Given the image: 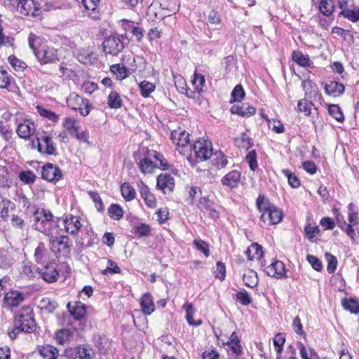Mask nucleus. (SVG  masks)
<instances>
[{"instance_id": "dca6fc26", "label": "nucleus", "mask_w": 359, "mask_h": 359, "mask_svg": "<svg viewBox=\"0 0 359 359\" xmlns=\"http://www.w3.org/2000/svg\"><path fill=\"white\" fill-rule=\"evenodd\" d=\"M265 272L269 276L278 279L287 277L285 264L280 260H276L267 266L265 269Z\"/></svg>"}, {"instance_id": "c9c22d12", "label": "nucleus", "mask_w": 359, "mask_h": 359, "mask_svg": "<svg viewBox=\"0 0 359 359\" xmlns=\"http://www.w3.org/2000/svg\"><path fill=\"white\" fill-rule=\"evenodd\" d=\"M226 344L231 347L233 353L237 355H240L243 352V348L241 345V341L236 332H233L230 337L229 341Z\"/></svg>"}, {"instance_id": "e2e57ef3", "label": "nucleus", "mask_w": 359, "mask_h": 359, "mask_svg": "<svg viewBox=\"0 0 359 359\" xmlns=\"http://www.w3.org/2000/svg\"><path fill=\"white\" fill-rule=\"evenodd\" d=\"M325 258L327 262V270L330 273H334L337 269V259L330 253H325Z\"/></svg>"}, {"instance_id": "a19ab883", "label": "nucleus", "mask_w": 359, "mask_h": 359, "mask_svg": "<svg viewBox=\"0 0 359 359\" xmlns=\"http://www.w3.org/2000/svg\"><path fill=\"white\" fill-rule=\"evenodd\" d=\"M339 15L343 16L352 22H356L359 21V6L357 10L345 8L340 12Z\"/></svg>"}, {"instance_id": "2f4dec72", "label": "nucleus", "mask_w": 359, "mask_h": 359, "mask_svg": "<svg viewBox=\"0 0 359 359\" xmlns=\"http://www.w3.org/2000/svg\"><path fill=\"white\" fill-rule=\"evenodd\" d=\"M212 162L217 169L224 168L228 163V160L224 153L217 151L212 154Z\"/></svg>"}, {"instance_id": "9d476101", "label": "nucleus", "mask_w": 359, "mask_h": 359, "mask_svg": "<svg viewBox=\"0 0 359 359\" xmlns=\"http://www.w3.org/2000/svg\"><path fill=\"white\" fill-rule=\"evenodd\" d=\"M36 132L34 123L29 119H25L18 123L16 133L19 137L25 140H29Z\"/></svg>"}, {"instance_id": "2eb2a0df", "label": "nucleus", "mask_w": 359, "mask_h": 359, "mask_svg": "<svg viewBox=\"0 0 359 359\" xmlns=\"http://www.w3.org/2000/svg\"><path fill=\"white\" fill-rule=\"evenodd\" d=\"M60 169L51 163L46 164L41 170V177L48 182H57L62 178Z\"/></svg>"}, {"instance_id": "ea45409f", "label": "nucleus", "mask_w": 359, "mask_h": 359, "mask_svg": "<svg viewBox=\"0 0 359 359\" xmlns=\"http://www.w3.org/2000/svg\"><path fill=\"white\" fill-rule=\"evenodd\" d=\"M107 104L110 108L119 109L122 107L123 102L121 96L115 91H112L108 96Z\"/></svg>"}, {"instance_id": "bb28decb", "label": "nucleus", "mask_w": 359, "mask_h": 359, "mask_svg": "<svg viewBox=\"0 0 359 359\" xmlns=\"http://www.w3.org/2000/svg\"><path fill=\"white\" fill-rule=\"evenodd\" d=\"M67 307L69 313L76 320H80L85 317L86 313V306L81 302H76L72 308L69 303L68 304Z\"/></svg>"}, {"instance_id": "58836bf2", "label": "nucleus", "mask_w": 359, "mask_h": 359, "mask_svg": "<svg viewBox=\"0 0 359 359\" xmlns=\"http://www.w3.org/2000/svg\"><path fill=\"white\" fill-rule=\"evenodd\" d=\"M334 5L332 0H321L319 4V11L325 16L331 15L334 11Z\"/></svg>"}, {"instance_id": "052dcab7", "label": "nucleus", "mask_w": 359, "mask_h": 359, "mask_svg": "<svg viewBox=\"0 0 359 359\" xmlns=\"http://www.w3.org/2000/svg\"><path fill=\"white\" fill-rule=\"evenodd\" d=\"M12 76L6 71L0 69V88H8L12 81Z\"/></svg>"}, {"instance_id": "6e6d98bb", "label": "nucleus", "mask_w": 359, "mask_h": 359, "mask_svg": "<svg viewBox=\"0 0 359 359\" xmlns=\"http://www.w3.org/2000/svg\"><path fill=\"white\" fill-rule=\"evenodd\" d=\"M285 341V337L283 333H278L273 338V345L278 355H281L283 346Z\"/></svg>"}, {"instance_id": "4be33fe9", "label": "nucleus", "mask_w": 359, "mask_h": 359, "mask_svg": "<svg viewBox=\"0 0 359 359\" xmlns=\"http://www.w3.org/2000/svg\"><path fill=\"white\" fill-rule=\"evenodd\" d=\"M75 332L76 329L74 328H62L56 332L55 340L57 344L64 345L73 339Z\"/></svg>"}, {"instance_id": "7c9ffc66", "label": "nucleus", "mask_w": 359, "mask_h": 359, "mask_svg": "<svg viewBox=\"0 0 359 359\" xmlns=\"http://www.w3.org/2000/svg\"><path fill=\"white\" fill-rule=\"evenodd\" d=\"M292 60L302 67H311L313 66V62L311 61L309 55H304L300 51H294L292 53Z\"/></svg>"}, {"instance_id": "864d4df0", "label": "nucleus", "mask_w": 359, "mask_h": 359, "mask_svg": "<svg viewBox=\"0 0 359 359\" xmlns=\"http://www.w3.org/2000/svg\"><path fill=\"white\" fill-rule=\"evenodd\" d=\"M205 82V79L204 76L201 74H195L194 76V79L191 81V83L194 87L195 90L200 93L203 91V88L204 86Z\"/></svg>"}, {"instance_id": "4d7b16f0", "label": "nucleus", "mask_w": 359, "mask_h": 359, "mask_svg": "<svg viewBox=\"0 0 359 359\" xmlns=\"http://www.w3.org/2000/svg\"><path fill=\"white\" fill-rule=\"evenodd\" d=\"M355 205L351 203L348 205V219L350 224L357 225L359 223L358 212L355 211Z\"/></svg>"}, {"instance_id": "79ce46f5", "label": "nucleus", "mask_w": 359, "mask_h": 359, "mask_svg": "<svg viewBox=\"0 0 359 359\" xmlns=\"http://www.w3.org/2000/svg\"><path fill=\"white\" fill-rule=\"evenodd\" d=\"M109 215L114 220H120L123 216V210L118 204H111L108 209Z\"/></svg>"}, {"instance_id": "c85d7f7f", "label": "nucleus", "mask_w": 359, "mask_h": 359, "mask_svg": "<svg viewBox=\"0 0 359 359\" xmlns=\"http://www.w3.org/2000/svg\"><path fill=\"white\" fill-rule=\"evenodd\" d=\"M39 351L43 359H55L59 355L57 348L49 344L41 346Z\"/></svg>"}, {"instance_id": "bf43d9fd", "label": "nucleus", "mask_w": 359, "mask_h": 359, "mask_svg": "<svg viewBox=\"0 0 359 359\" xmlns=\"http://www.w3.org/2000/svg\"><path fill=\"white\" fill-rule=\"evenodd\" d=\"M36 109L40 116L47 118L50 121L56 122L59 118V116L50 110H48L39 106L36 107Z\"/></svg>"}, {"instance_id": "0eeeda50", "label": "nucleus", "mask_w": 359, "mask_h": 359, "mask_svg": "<svg viewBox=\"0 0 359 359\" xmlns=\"http://www.w3.org/2000/svg\"><path fill=\"white\" fill-rule=\"evenodd\" d=\"M170 138L176 150L182 155H185V148L189 143V133L179 128L171 132Z\"/></svg>"}, {"instance_id": "f3484780", "label": "nucleus", "mask_w": 359, "mask_h": 359, "mask_svg": "<svg viewBox=\"0 0 359 359\" xmlns=\"http://www.w3.org/2000/svg\"><path fill=\"white\" fill-rule=\"evenodd\" d=\"M137 187L141 197L147 206L150 208H154L156 206V199L155 196L150 191L148 186L142 180H140L137 182Z\"/></svg>"}, {"instance_id": "8fccbe9b", "label": "nucleus", "mask_w": 359, "mask_h": 359, "mask_svg": "<svg viewBox=\"0 0 359 359\" xmlns=\"http://www.w3.org/2000/svg\"><path fill=\"white\" fill-rule=\"evenodd\" d=\"M47 250L45 248L44 244L39 243L34 252V259L36 262L42 263L46 258Z\"/></svg>"}, {"instance_id": "9b49d317", "label": "nucleus", "mask_w": 359, "mask_h": 359, "mask_svg": "<svg viewBox=\"0 0 359 359\" xmlns=\"http://www.w3.org/2000/svg\"><path fill=\"white\" fill-rule=\"evenodd\" d=\"M283 214L280 210L275 205L271 209L261 214L260 219L267 225L278 224L283 219Z\"/></svg>"}, {"instance_id": "774afa93", "label": "nucleus", "mask_w": 359, "mask_h": 359, "mask_svg": "<svg viewBox=\"0 0 359 359\" xmlns=\"http://www.w3.org/2000/svg\"><path fill=\"white\" fill-rule=\"evenodd\" d=\"M245 96V91L241 85H236L231 92V97L234 102H241Z\"/></svg>"}, {"instance_id": "c03bdc74", "label": "nucleus", "mask_w": 359, "mask_h": 359, "mask_svg": "<svg viewBox=\"0 0 359 359\" xmlns=\"http://www.w3.org/2000/svg\"><path fill=\"white\" fill-rule=\"evenodd\" d=\"M141 95L144 97H148L155 90V85L147 81H143L139 84Z\"/></svg>"}, {"instance_id": "b1692460", "label": "nucleus", "mask_w": 359, "mask_h": 359, "mask_svg": "<svg viewBox=\"0 0 359 359\" xmlns=\"http://www.w3.org/2000/svg\"><path fill=\"white\" fill-rule=\"evenodd\" d=\"M230 111L233 114H238L243 117H249L256 112L255 107L249 106L246 103H243L242 105H233L231 107Z\"/></svg>"}, {"instance_id": "412c9836", "label": "nucleus", "mask_w": 359, "mask_h": 359, "mask_svg": "<svg viewBox=\"0 0 359 359\" xmlns=\"http://www.w3.org/2000/svg\"><path fill=\"white\" fill-rule=\"evenodd\" d=\"M35 56L41 62L44 64L57 60L55 50L44 46L41 47L40 49L36 52Z\"/></svg>"}, {"instance_id": "5fc2aeb1", "label": "nucleus", "mask_w": 359, "mask_h": 359, "mask_svg": "<svg viewBox=\"0 0 359 359\" xmlns=\"http://www.w3.org/2000/svg\"><path fill=\"white\" fill-rule=\"evenodd\" d=\"M283 174L284 176L287 179L288 184L292 187V188H297L300 185V182L297 177L290 172L289 170H282Z\"/></svg>"}, {"instance_id": "473e14b6", "label": "nucleus", "mask_w": 359, "mask_h": 359, "mask_svg": "<svg viewBox=\"0 0 359 359\" xmlns=\"http://www.w3.org/2000/svg\"><path fill=\"white\" fill-rule=\"evenodd\" d=\"M341 304L344 309L349 311L351 313H359V301L357 299H343Z\"/></svg>"}, {"instance_id": "de8ad7c7", "label": "nucleus", "mask_w": 359, "mask_h": 359, "mask_svg": "<svg viewBox=\"0 0 359 359\" xmlns=\"http://www.w3.org/2000/svg\"><path fill=\"white\" fill-rule=\"evenodd\" d=\"M273 206L274 205L270 203L269 201L264 196L261 195L258 196L257 199V207L262 214Z\"/></svg>"}, {"instance_id": "69168bd1", "label": "nucleus", "mask_w": 359, "mask_h": 359, "mask_svg": "<svg viewBox=\"0 0 359 359\" xmlns=\"http://www.w3.org/2000/svg\"><path fill=\"white\" fill-rule=\"evenodd\" d=\"M236 299L244 306H248L252 302V298L245 290L237 292L236 294Z\"/></svg>"}, {"instance_id": "1a4fd4ad", "label": "nucleus", "mask_w": 359, "mask_h": 359, "mask_svg": "<svg viewBox=\"0 0 359 359\" xmlns=\"http://www.w3.org/2000/svg\"><path fill=\"white\" fill-rule=\"evenodd\" d=\"M106 54L117 55L124 48L123 41L117 35H111L106 38L102 43Z\"/></svg>"}, {"instance_id": "3c124183", "label": "nucleus", "mask_w": 359, "mask_h": 359, "mask_svg": "<svg viewBox=\"0 0 359 359\" xmlns=\"http://www.w3.org/2000/svg\"><path fill=\"white\" fill-rule=\"evenodd\" d=\"M18 177L20 180L26 184H30L35 182L36 175L32 170L22 171L19 173Z\"/></svg>"}, {"instance_id": "a18cd8bd", "label": "nucleus", "mask_w": 359, "mask_h": 359, "mask_svg": "<svg viewBox=\"0 0 359 359\" xmlns=\"http://www.w3.org/2000/svg\"><path fill=\"white\" fill-rule=\"evenodd\" d=\"M37 271L39 272V269L35 265H33L28 262L23 263V266L22 267V273L27 276L28 278H33Z\"/></svg>"}, {"instance_id": "7ed1b4c3", "label": "nucleus", "mask_w": 359, "mask_h": 359, "mask_svg": "<svg viewBox=\"0 0 359 359\" xmlns=\"http://www.w3.org/2000/svg\"><path fill=\"white\" fill-rule=\"evenodd\" d=\"M15 328L27 333H32L36 330V322L32 309L29 306L22 308L15 316Z\"/></svg>"}, {"instance_id": "f8f14e48", "label": "nucleus", "mask_w": 359, "mask_h": 359, "mask_svg": "<svg viewBox=\"0 0 359 359\" xmlns=\"http://www.w3.org/2000/svg\"><path fill=\"white\" fill-rule=\"evenodd\" d=\"M37 150L39 152L46 155H53L55 154L56 148L52 138L48 135L36 137Z\"/></svg>"}, {"instance_id": "37998d69", "label": "nucleus", "mask_w": 359, "mask_h": 359, "mask_svg": "<svg viewBox=\"0 0 359 359\" xmlns=\"http://www.w3.org/2000/svg\"><path fill=\"white\" fill-rule=\"evenodd\" d=\"M328 112L331 116L339 122H341L344 120V114L337 104H330L328 106Z\"/></svg>"}, {"instance_id": "680f3d73", "label": "nucleus", "mask_w": 359, "mask_h": 359, "mask_svg": "<svg viewBox=\"0 0 359 359\" xmlns=\"http://www.w3.org/2000/svg\"><path fill=\"white\" fill-rule=\"evenodd\" d=\"M121 269L120 267L112 260H107V268L102 270V273L103 275L108 274H114V273H120Z\"/></svg>"}, {"instance_id": "f257e3e1", "label": "nucleus", "mask_w": 359, "mask_h": 359, "mask_svg": "<svg viewBox=\"0 0 359 359\" xmlns=\"http://www.w3.org/2000/svg\"><path fill=\"white\" fill-rule=\"evenodd\" d=\"M58 222L59 219H54L53 214L49 210L37 209L34 212V229L48 236L49 241L60 234Z\"/></svg>"}, {"instance_id": "603ef678", "label": "nucleus", "mask_w": 359, "mask_h": 359, "mask_svg": "<svg viewBox=\"0 0 359 359\" xmlns=\"http://www.w3.org/2000/svg\"><path fill=\"white\" fill-rule=\"evenodd\" d=\"M63 126L70 133L79 131V126L76 119L72 117H66L63 121Z\"/></svg>"}, {"instance_id": "5701e85b", "label": "nucleus", "mask_w": 359, "mask_h": 359, "mask_svg": "<svg viewBox=\"0 0 359 359\" xmlns=\"http://www.w3.org/2000/svg\"><path fill=\"white\" fill-rule=\"evenodd\" d=\"M241 181V172L237 170H231L224 175L221 182L224 186H226L231 189L238 187Z\"/></svg>"}, {"instance_id": "0e129e2a", "label": "nucleus", "mask_w": 359, "mask_h": 359, "mask_svg": "<svg viewBox=\"0 0 359 359\" xmlns=\"http://www.w3.org/2000/svg\"><path fill=\"white\" fill-rule=\"evenodd\" d=\"M76 358L78 359H90L91 349L85 346H78L76 351Z\"/></svg>"}, {"instance_id": "a878e982", "label": "nucleus", "mask_w": 359, "mask_h": 359, "mask_svg": "<svg viewBox=\"0 0 359 359\" xmlns=\"http://www.w3.org/2000/svg\"><path fill=\"white\" fill-rule=\"evenodd\" d=\"M140 305L142 310L145 315H151L155 310L154 300L149 293H145L142 295L140 301Z\"/></svg>"}, {"instance_id": "6ab92c4d", "label": "nucleus", "mask_w": 359, "mask_h": 359, "mask_svg": "<svg viewBox=\"0 0 359 359\" xmlns=\"http://www.w3.org/2000/svg\"><path fill=\"white\" fill-rule=\"evenodd\" d=\"M245 253L249 260L257 259L262 266H265V261L262 259L264 252L260 245L256 243H252Z\"/></svg>"}, {"instance_id": "ddd939ff", "label": "nucleus", "mask_w": 359, "mask_h": 359, "mask_svg": "<svg viewBox=\"0 0 359 359\" xmlns=\"http://www.w3.org/2000/svg\"><path fill=\"white\" fill-rule=\"evenodd\" d=\"M65 231L70 235H76L82 225L80 218L73 215H67L62 219Z\"/></svg>"}, {"instance_id": "423d86ee", "label": "nucleus", "mask_w": 359, "mask_h": 359, "mask_svg": "<svg viewBox=\"0 0 359 359\" xmlns=\"http://www.w3.org/2000/svg\"><path fill=\"white\" fill-rule=\"evenodd\" d=\"M49 246L55 253L67 255L70 252L72 242L67 235H58L49 241Z\"/></svg>"}, {"instance_id": "f704fd0d", "label": "nucleus", "mask_w": 359, "mask_h": 359, "mask_svg": "<svg viewBox=\"0 0 359 359\" xmlns=\"http://www.w3.org/2000/svg\"><path fill=\"white\" fill-rule=\"evenodd\" d=\"M15 209V204L9 200H0V214L4 220H7L9 211Z\"/></svg>"}, {"instance_id": "338daca9", "label": "nucleus", "mask_w": 359, "mask_h": 359, "mask_svg": "<svg viewBox=\"0 0 359 359\" xmlns=\"http://www.w3.org/2000/svg\"><path fill=\"white\" fill-rule=\"evenodd\" d=\"M245 161L248 162L250 168L252 170H255L258 166L256 151L255 150L249 151L245 156Z\"/></svg>"}, {"instance_id": "f03ea898", "label": "nucleus", "mask_w": 359, "mask_h": 359, "mask_svg": "<svg viewBox=\"0 0 359 359\" xmlns=\"http://www.w3.org/2000/svg\"><path fill=\"white\" fill-rule=\"evenodd\" d=\"M158 153L149 150L147 147L140 148L134 153L133 157L137 163L140 171L144 174H151L157 168L156 164L152 161L158 158Z\"/></svg>"}, {"instance_id": "6e6552de", "label": "nucleus", "mask_w": 359, "mask_h": 359, "mask_svg": "<svg viewBox=\"0 0 359 359\" xmlns=\"http://www.w3.org/2000/svg\"><path fill=\"white\" fill-rule=\"evenodd\" d=\"M13 5H17L19 13L24 15L38 16L39 5L34 0H10Z\"/></svg>"}, {"instance_id": "4c0bfd02", "label": "nucleus", "mask_w": 359, "mask_h": 359, "mask_svg": "<svg viewBox=\"0 0 359 359\" xmlns=\"http://www.w3.org/2000/svg\"><path fill=\"white\" fill-rule=\"evenodd\" d=\"M183 309H184L186 311V319L190 325L198 326L202 323L201 320H198V321L194 320L195 310L191 303L184 304L183 306Z\"/></svg>"}, {"instance_id": "39448f33", "label": "nucleus", "mask_w": 359, "mask_h": 359, "mask_svg": "<svg viewBox=\"0 0 359 359\" xmlns=\"http://www.w3.org/2000/svg\"><path fill=\"white\" fill-rule=\"evenodd\" d=\"M67 106L75 111H79L82 116L90 114V104L88 100L83 98L76 93H72L67 98Z\"/></svg>"}, {"instance_id": "a211bd4d", "label": "nucleus", "mask_w": 359, "mask_h": 359, "mask_svg": "<svg viewBox=\"0 0 359 359\" xmlns=\"http://www.w3.org/2000/svg\"><path fill=\"white\" fill-rule=\"evenodd\" d=\"M39 276L48 283L55 282L59 277V272L53 263L43 266L39 270Z\"/></svg>"}, {"instance_id": "49530a36", "label": "nucleus", "mask_w": 359, "mask_h": 359, "mask_svg": "<svg viewBox=\"0 0 359 359\" xmlns=\"http://www.w3.org/2000/svg\"><path fill=\"white\" fill-rule=\"evenodd\" d=\"M235 141L238 147L244 149H250L253 144L252 139L245 133H242L241 137L236 139Z\"/></svg>"}, {"instance_id": "393cba45", "label": "nucleus", "mask_w": 359, "mask_h": 359, "mask_svg": "<svg viewBox=\"0 0 359 359\" xmlns=\"http://www.w3.org/2000/svg\"><path fill=\"white\" fill-rule=\"evenodd\" d=\"M344 90V86L335 81H331L329 83H327L325 86V90L326 93L334 97L343 94Z\"/></svg>"}, {"instance_id": "20e7f679", "label": "nucleus", "mask_w": 359, "mask_h": 359, "mask_svg": "<svg viewBox=\"0 0 359 359\" xmlns=\"http://www.w3.org/2000/svg\"><path fill=\"white\" fill-rule=\"evenodd\" d=\"M193 150L195 159L191 156L187 157V160L191 165H195L198 162L209 159L213 154L212 143L204 140H199L196 142L193 146Z\"/></svg>"}, {"instance_id": "aec40b11", "label": "nucleus", "mask_w": 359, "mask_h": 359, "mask_svg": "<svg viewBox=\"0 0 359 359\" xmlns=\"http://www.w3.org/2000/svg\"><path fill=\"white\" fill-rule=\"evenodd\" d=\"M156 187L164 194L170 192L175 187L174 178L170 174H161L157 177Z\"/></svg>"}, {"instance_id": "cd10ccee", "label": "nucleus", "mask_w": 359, "mask_h": 359, "mask_svg": "<svg viewBox=\"0 0 359 359\" xmlns=\"http://www.w3.org/2000/svg\"><path fill=\"white\" fill-rule=\"evenodd\" d=\"M297 109L299 112L304 113L306 116L311 115L313 114H318V109L314 107V104L305 99L301 100L298 102Z\"/></svg>"}, {"instance_id": "13d9d810", "label": "nucleus", "mask_w": 359, "mask_h": 359, "mask_svg": "<svg viewBox=\"0 0 359 359\" xmlns=\"http://www.w3.org/2000/svg\"><path fill=\"white\" fill-rule=\"evenodd\" d=\"M196 248L201 252L206 257L210 255L209 245L201 239H195L193 242Z\"/></svg>"}, {"instance_id": "e433bc0d", "label": "nucleus", "mask_w": 359, "mask_h": 359, "mask_svg": "<svg viewBox=\"0 0 359 359\" xmlns=\"http://www.w3.org/2000/svg\"><path fill=\"white\" fill-rule=\"evenodd\" d=\"M121 192L122 196L126 201H130L136 196V191L135 189L128 182H125L121 184Z\"/></svg>"}, {"instance_id": "c756f323", "label": "nucleus", "mask_w": 359, "mask_h": 359, "mask_svg": "<svg viewBox=\"0 0 359 359\" xmlns=\"http://www.w3.org/2000/svg\"><path fill=\"white\" fill-rule=\"evenodd\" d=\"M156 1L162 9L168 11V15L179 11L180 3L178 0H156Z\"/></svg>"}, {"instance_id": "72a5a7b5", "label": "nucleus", "mask_w": 359, "mask_h": 359, "mask_svg": "<svg viewBox=\"0 0 359 359\" xmlns=\"http://www.w3.org/2000/svg\"><path fill=\"white\" fill-rule=\"evenodd\" d=\"M110 70L116 76V79L120 81L126 79L129 75V70L121 64L111 65Z\"/></svg>"}, {"instance_id": "09e8293b", "label": "nucleus", "mask_w": 359, "mask_h": 359, "mask_svg": "<svg viewBox=\"0 0 359 359\" xmlns=\"http://www.w3.org/2000/svg\"><path fill=\"white\" fill-rule=\"evenodd\" d=\"M299 349L302 359H318L317 353L313 349L308 351L305 346L301 342L299 343Z\"/></svg>"}, {"instance_id": "4468645a", "label": "nucleus", "mask_w": 359, "mask_h": 359, "mask_svg": "<svg viewBox=\"0 0 359 359\" xmlns=\"http://www.w3.org/2000/svg\"><path fill=\"white\" fill-rule=\"evenodd\" d=\"M25 299L22 293L17 290H11L5 294L3 306L7 309H11L18 306Z\"/></svg>"}]
</instances>
